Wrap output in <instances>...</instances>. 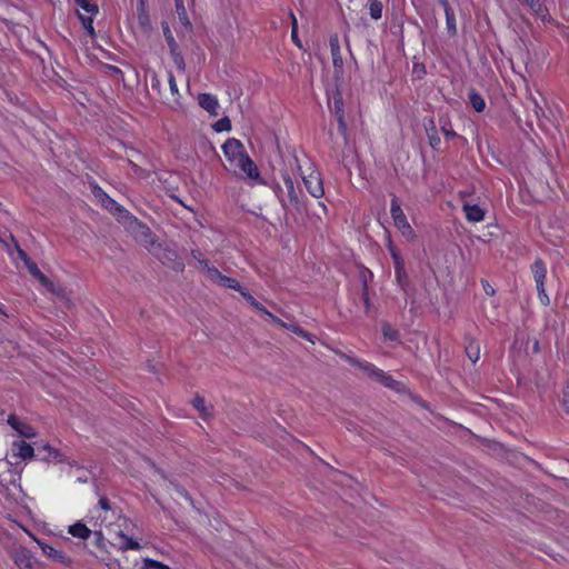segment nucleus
Here are the masks:
<instances>
[{
    "mask_svg": "<svg viewBox=\"0 0 569 569\" xmlns=\"http://www.w3.org/2000/svg\"><path fill=\"white\" fill-rule=\"evenodd\" d=\"M319 206H321V207H322V209H323L325 211H327V207H326V204H325L323 202H319Z\"/></svg>",
    "mask_w": 569,
    "mask_h": 569,
    "instance_id": "obj_57",
    "label": "nucleus"
},
{
    "mask_svg": "<svg viewBox=\"0 0 569 569\" xmlns=\"http://www.w3.org/2000/svg\"><path fill=\"white\" fill-rule=\"evenodd\" d=\"M361 298H362V301H363L365 309L368 312L369 309H370L369 290H367L366 288L362 289L361 290Z\"/></svg>",
    "mask_w": 569,
    "mask_h": 569,
    "instance_id": "obj_43",
    "label": "nucleus"
},
{
    "mask_svg": "<svg viewBox=\"0 0 569 569\" xmlns=\"http://www.w3.org/2000/svg\"><path fill=\"white\" fill-rule=\"evenodd\" d=\"M17 252H18L19 258L23 261L24 264L27 263V261H29L31 259L28 256V253L23 249H21L19 246H17Z\"/></svg>",
    "mask_w": 569,
    "mask_h": 569,
    "instance_id": "obj_46",
    "label": "nucleus"
},
{
    "mask_svg": "<svg viewBox=\"0 0 569 569\" xmlns=\"http://www.w3.org/2000/svg\"><path fill=\"white\" fill-rule=\"evenodd\" d=\"M369 14L373 20H379L382 17L383 2L382 0H368Z\"/></svg>",
    "mask_w": 569,
    "mask_h": 569,
    "instance_id": "obj_18",
    "label": "nucleus"
},
{
    "mask_svg": "<svg viewBox=\"0 0 569 569\" xmlns=\"http://www.w3.org/2000/svg\"><path fill=\"white\" fill-rule=\"evenodd\" d=\"M446 16V29L450 37H456L458 33L457 29V20H456V13L455 10L448 13H445Z\"/></svg>",
    "mask_w": 569,
    "mask_h": 569,
    "instance_id": "obj_23",
    "label": "nucleus"
},
{
    "mask_svg": "<svg viewBox=\"0 0 569 569\" xmlns=\"http://www.w3.org/2000/svg\"><path fill=\"white\" fill-rule=\"evenodd\" d=\"M530 270L532 272L536 287L537 286H545L546 278H547V264L546 262L537 257L533 261V263L530 266Z\"/></svg>",
    "mask_w": 569,
    "mask_h": 569,
    "instance_id": "obj_13",
    "label": "nucleus"
},
{
    "mask_svg": "<svg viewBox=\"0 0 569 569\" xmlns=\"http://www.w3.org/2000/svg\"><path fill=\"white\" fill-rule=\"evenodd\" d=\"M337 114H338V131H339V133L341 136L347 138L348 128H347V123H346V120H345L343 111L340 110V112H337Z\"/></svg>",
    "mask_w": 569,
    "mask_h": 569,
    "instance_id": "obj_34",
    "label": "nucleus"
},
{
    "mask_svg": "<svg viewBox=\"0 0 569 569\" xmlns=\"http://www.w3.org/2000/svg\"><path fill=\"white\" fill-rule=\"evenodd\" d=\"M395 277L400 288L407 292L409 287V277L405 267H398L395 269Z\"/></svg>",
    "mask_w": 569,
    "mask_h": 569,
    "instance_id": "obj_20",
    "label": "nucleus"
},
{
    "mask_svg": "<svg viewBox=\"0 0 569 569\" xmlns=\"http://www.w3.org/2000/svg\"><path fill=\"white\" fill-rule=\"evenodd\" d=\"M174 6H176V11H177L179 21L184 27H190L191 24H190V21H189L188 12H187V9L184 7L183 0H174Z\"/></svg>",
    "mask_w": 569,
    "mask_h": 569,
    "instance_id": "obj_21",
    "label": "nucleus"
},
{
    "mask_svg": "<svg viewBox=\"0 0 569 569\" xmlns=\"http://www.w3.org/2000/svg\"><path fill=\"white\" fill-rule=\"evenodd\" d=\"M13 446H14V450L17 451L16 452L17 456H19L22 459L32 458L34 455L33 447L23 440H21L19 442H14Z\"/></svg>",
    "mask_w": 569,
    "mask_h": 569,
    "instance_id": "obj_16",
    "label": "nucleus"
},
{
    "mask_svg": "<svg viewBox=\"0 0 569 569\" xmlns=\"http://www.w3.org/2000/svg\"><path fill=\"white\" fill-rule=\"evenodd\" d=\"M216 132H223L231 130V121L228 117H223L212 124Z\"/></svg>",
    "mask_w": 569,
    "mask_h": 569,
    "instance_id": "obj_29",
    "label": "nucleus"
},
{
    "mask_svg": "<svg viewBox=\"0 0 569 569\" xmlns=\"http://www.w3.org/2000/svg\"><path fill=\"white\" fill-rule=\"evenodd\" d=\"M390 214L393 220V223L396 228L403 234V236H412L413 229L411 228L410 223L407 220V217L400 206V202L396 196L391 199L390 204Z\"/></svg>",
    "mask_w": 569,
    "mask_h": 569,
    "instance_id": "obj_6",
    "label": "nucleus"
},
{
    "mask_svg": "<svg viewBox=\"0 0 569 569\" xmlns=\"http://www.w3.org/2000/svg\"><path fill=\"white\" fill-rule=\"evenodd\" d=\"M537 291H538V298H539V301L542 306H549L550 303V299L546 292V287L545 286H537Z\"/></svg>",
    "mask_w": 569,
    "mask_h": 569,
    "instance_id": "obj_37",
    "label": "nucleus"
},
{
    "mask_svg": "<svg viewBox=\"0 0 569 569\" xmlns=\"http://www.w3.org/2000/svg\"><path fill=\"white\" fill-rule=\"evenodd\" d=\"M68 533H70L74 538L88 540L91 537L92 531L83 522L77 521L68 527Z\"/></svg>",
    "mask_w": 569,
    "mask_h": 569,
    "instance_id": "obj_15",
    "label": "nucleus"
},
{
    "mask_svg": "<svg viewBox=\"0 0 569 569\" xmlns=\"http://www.w3.org/2000/svg\"><path fill=\"white\" fill-rule=\"evenodd\" d=\"M442 131L447 138L455 137L456 132L451 130H447L446 128H442Z\"/></svg>",
    "mask_w": 569,
    "mask_h": 569,
    "instance_id": "obj_53",
    "label": "nucleus"
},
{
    "mask_svg": "<svg viewBox=\"0 0 569 569\" xmlns=\"http://www.w3.org/2000/svg\"><path fill=\"white\" fill-rule=\"evenodd\" d=\"M16 563L22 568V566L27 567V568H30V559L26 558V557H17L16 558Z\"/></svg>",
    "mask_w": 569,
    "mask_h": 569,
    "instance_id": "obj_47",
    "label": "nucleus"
},
{
    "mask_svg": "<svg viewBox=\"0 0 569 569\" xmlns=\"http://www.w3.org/2000/svg\"><path fill=\"white\" fill-rule=\"evenodd\" d=\"M467 353L472 362H476L479 359V349L478 348L475 352V356H471V353L469 352V349H467Z\"/></svg>",
    "mask_w": 569,
    "mask_h": 569,
    "instance_id": "obj_51",
    "label": "nucleus"
},
{
    "mask_svg": "<svg viewBox=\"0 0 569 569\" xmlns=\"http://www.w3.org/2000/svg\"><path fill=\"white\" fill-rule=\"evenodd\" d=\"M481 284L486 295L493 296L496 293L495 288L487 280L482 279Z\"/></svg>",
    "mask_w": 569,
    "mask_h": 569,
    "instance_id": "obj_44",
    "label": "nucleus"
},
{
    "mask_svg": "<svg viewBox=\"0 0 569 569\" xmlns=\"http://www.w3.org/2000/svg\"><path fill=\"white\" fill-rule=\"evenodd\" d=\"M218 284L226 287V288L233 289V290L238 291L240 295L246 289L243 286H241V283L237 279L224 276V274L222 276V278Z\"/></svg>",
    "mask_w": 569,
    "mask_h": 569,
    "instance_id": "obj_22",
    "label": "nucleus"
},
{
    "mask_svg": "<svg viewBox=\"0 0 569 569\" xmlns=\"http://www.w3.org/2000/svg\"><path fill=\"white\" fill-rule=\"evenodd\" d=\"M191 257L199 262L203 259V254L200 250H191Z\"/></svg>",
    "mask_w": 569,
    "mask_h": 569,
    "instance_id": "obj_49",
    "label": "nucleus"
},
{
    "mask_svg": "<svg viewBox=\"0 0 569 569\" xmlns=\"http://www.w3.org/2000/svg\"><path fill=\"white\" fill-rule=\"evenodd\" d=\"M348 362L351 366L357 367L363 372H366L368 377H370L371 379L377 380L383 387L393 390L395 392L405 393L407 391V387L403 382L393 379L392 376L379 369L369 361L348 357Z\"/></svg>",
    "mask_w": 569,
    "mask_h": 569,
    "instance_id": "obj_2",
    "label": "nucleus"
},
{
    "mask_svg": "<svg viewBox=\"0 0 569 569\" xmlns=\"http://www.w3.org/2000/svg\"><path fill=\"white\" fill-rule=\"evenodd\" d=\"M168 83H169V87H170V91L174 98V101L176 102H179V98H180V93H179V89H178V84H177V81H176V78L173 76V73L171 71L168 72Z\"/></svg>",
    "mask_w": 569,
    "mask_h": 569,
    "instance_id": "obj_31",
    "label": "nucleus"
},
{
    "mask_svg": "<svg viewBox=\"0 0 569 569\" xmlns=\"http://www.w3.org/2000/svg\"><path fill=\"white\" fill-rule=\"evenodd\" d=\"M76 3L79 8H81L90 14L98 13V6L92 3L90 0H76Z\"/></svg>",
    "mask_w": 569,
    "mask_h": 569,
    "instance_id": "obj_30",
    "label": "nucleus"
},
{
    "mask_svg": "<svg viewBox=\"0 0 569 569\" xmlns=\"http://www.w3.org/2000/svg\"><path fill=\"white\" fill-rule=\"evenodd\" d=\"M290 14V18H291V40L292 42L301 48L302 44H301V41L299 39V36H298V21H297V18L295 16V13L292 11L289 12Z\"/></svg>",
    "mask_w": 569,
    "mask_h": 569,
    "instance_id": "obj_27",
    "label": "nucleus"
},
{
    "mask_svg": "<svg viewBox=\"0 0 569 569\" xmlns=\"http://www.w3.org/2000/svg\"><path fill=\"white\" fill-rule=\"evenodd\" d=\"M462 210L466 219L473 223L481 222L486 216L485 210L478 204L465 203Z\"/></svg>",
    "mask_w": 569,
    "mask_h": 569,
    "instance_id": "obj_14",
    "label": "nucleus"
},
{
    "mask_svg": "<svg viewBox=\"0 0 569 569\" xmlns=\"http://www.w3.org/2000/svg\"><path fill=\"white\" fill-rule=\"evenodd\" d=\"M421 71H422V73H425V72H426V71H425V67H423V66L421 67V69H418V72H421Z\"/></svg>",
    "mask_w": 569,
    "mask_h": 569,
    "instance_id": "obj_58",
    "label": "nucleus"
},
{
    "mask_svg": "<svg viewBox=\"0 0 569 569\" xmlns=\"http://www.w3.org/2000/svg\"><path fill=\"white\" fill-rule=\"evenodd\" d=\"M146 3H147V0H138V10L140 12H143L144 9H146Z\"/></svg>",
    "mask_w": 569,
    "mask_h": 569,
    "instance_id": "obj_52",
    "label": "nucleus"
},
{
    "mask_svg": "<svg viewBox=\"0 0 569 569\" xmlns=\"http://www.w3.org/2000/svg\"><path fill=\"white\" fill-rule=\"evenodd\" d=\"M43 448L49 451L50 457H52L54 459L58 457V455H59L58 450L51 448L50 446H44Z\"/></svg>",
    "mask_w": 569,
    "mask_h": 569,
    "instance_id": "obj_50",
    "label": "nucleus"
},
{
    "mask_svg": "<svg viewBox=\"0 0 569 569\" xmlns=\"http://www.w3.org/2000/svg\"><path fill=\"white\" fill-rule=\"evenodd\" d=\"M206 273L209 276V278H210L212 281H214V282H217V283H219V281L221 280V278H222V276H223V274L219 271V269H218V268H216V267H213V266H212V267L209 269V271H207Z\"/></svg>",
    "mask_w": 569,
    "mask_h": 569,
    "instance_id": "obj_38",
    "label": "nucleus"
},
{
    "mask_svg": "<svg viewBox=\"0 0 569 569\" xmlns=\"http://www.w3.org/2000/svg\"><path fill=\"white\" fill-rule=\"evenodd\" d=\"M431 123H432V127L430 129H427V134H428L430 147L432 149L437 150L440 147L441 139L438 134V131L436 129L433 121H431Z\"/></svg>",
    "mask_w": 569,
    "mask_h": 569,
    "instance_id": "obj_26",
    "label": "nucleus"
},
{
    "mask_svg": "<svg viewBox=\"0 0 569 569\" xmlns=\"http://www.w3.org/2000/svg\"><path fill=\"white\" fill-rule=\"evenodd\" d=\"M309 170L307 174L302 173V181L310 196L320 199L325 194L321 173L312 166H310Z\"/></svg>",
    "mask_w": 569,
    "mask_h": 569,
    "instance_id": "obj_5",
    "label": "nucleus"
},
{
    "mask_svg": "<svg viewBox=\"0 0 569 569\" xmlns=\"http://www.w3.org/2000/svg\"><path fill=\"white\" fill-rule=\"evenodd\" d=\"M359 278H360V281H361V290L365 289V288L367 290H369L368 281H369V279L372 278V272L369 269L363 268L360 271Z\"/></svg>",
    "mask_w": 569,
    "mask_h": 569,
    "instance_id": "obj_35",
    "label": "nucleus"
},
{
    "mask_svg": "<svg viewBox=\"0 0 569 569\" xmlns=\"http://www.w3.org/2000/svg\"><path fill=\"white\" fill-rule=\"evenodd\" d=\"M241 296L244 298V300L251 306L253 307L257 311L259 312H262L263 315H266L272 322L277 323L278 326L280 327H283V328H287L289 330H291L292 332H295L296 335L302 337L303 339L306 340H309L311 341V335L309 332H307L306 330H303L302 328H300L299 326H296V325H290L288 326L286 322H283L280 318H278L277 316H274L273 313H271L261 302H259L247 289H244L242 292H241Z\"/></svg>",
    "mask_w": 569,
    "mask_h": 569,
    "instance_id": "obj_4",
    "label": "nucleus"
},
{
    "mask_svg": "<svg viewBox=\"0 0 569 569\" xmlns=\"http://www.w3.org/2000/svg\"><path fill=\"white\" fill-rule=\"evenodd\" d=\"M141 236L144 238V242L151 244L153 247V256L162 263L168 267H171L174 270H183L184 264L181 260H179V254L174 249H171L161 243L156 244L154 236L151 232L150 228L146 224H140Z\"/></svg>",
    "mask_w": 569,
    "mask_h": 569,
    "instance_id": "obj_3",
    "label": "nucleus"
},
{
    "mask_svg": "<svg viewBox=\"0 0 569 569\" xmlns=\"http://www.w3.org/2000/svg\"><path fill=\"white\" fill-rule=\"evenodd\" d=\"M192 403H193V407L197 409V411L200 413V416L203 419H207L209 416H211L212 407H208L202 397H199V396L194 397V399L192 400Z\"/></svg>",
    "mask_w": 569,
    "mask_h": 569,
    "instance_id": "obj_19",
    "label": "nucleus"
},
{
    "mask_svg": "<svg viewBox=\"0 0 569 569\" xmlns=\"http://www.w3.org/2000/svg\"><path fill=\"white\" fill-rule=\"evenodd\" d=\"M382 333L386 339L391 341L398 340L399 338V332L396 329H393L389 323H385L382 326Z\"/></svg>",
    "mask_w": 569,
    "mask_h": 569,
    "instance_id": "obj_33",
    "label": "nucleus"
},
{
    "mask_svg": "<svg viewBox=\"0 0 569 569\" xmlns=\"http://www.w3.org/2000/svg\"><path fill=\"white\" fill-rule=\"evenodd\" d=\"M437 1L442 7L445 13L453 11V8L449 3V0H437Z\"/></svg>",
    "mask_w": 569,
    "mask_h": 569,
    "instance_id": "obj_45",
    "label": "nucleus"
},
{
    "mask_svg": "<svg viewBox=\"0 0 569 569\" xmlns=\"http://www.w3.org/2000/svg\"><path fill=\"white\" fill-rule=\"evenodd\" d=\"M38 545L43 555L50 558L52 561L61 563L63 566L71 565V558L63 550L58 549L54 546L42 541H38Z\"/></svg>",
    "mask_w": 569,
    "mask_h": 569,
    "instance_id": "obj_8",
    "label": "nucleus"
},
{
    "mask_svg": "<svg viewBox=\"0 0 569 569\" xmlns=\"http://www.w3.org/2000/svg\"><path fill=\"white\" fill-rule=\"evenodd\" d=\"M26 268L28 269L29 273L34 277L37 276L41 270L38 268V264L32 260L30 259L29 261H27V263L24 264Z\"/></svg>",
    "mask_w": 569,
    "mask_h": 569,
    "instance_id": "obj_40",
    "label": "nucleus"
},
{
    "mask_svg": "<svg viewBox=\"0 0 569 569\" xmlns=\"http://www.w3.org/2000/svg\"><path fill=\"white\" fill-rule=\"evenodd\" d=\"M151 86H152L153 89L158 88L160 86L159 80L157 78H152L151 79Z\"/></svg>",
    "mask_w": 569,
    "mask_h": 569,
    "instance_id": "obj_54",
    "label": "nucleus"
},
{
    "mask_svg": "<svg viewBox=\"0 0 569 569\" xmlns=\"http://www.w3.org/2000/svg\"><path fill=\"white\" fill-rule=\"evenodd\" d=\"M421 71H422V73H425V72H426V71H425V67H423V66L421 67V69H418V72H421Z\"/></svg>",
    "mask_w": 569,
    "mask_h": 569,
    "instance_id": "obj_59",
    "label": "nucleus"
},
{
    "mask_svg": "<svg viewBox=\"0 0 569 569\" xmlns=\"http://www.w3.org/2000/svg\"><path fill=\"white\" fill-rule=\"evenodd\" d=\"M199 106L206 110L210 116H218L219 113V100L214 94L211 93H199L198 96Z\"/></svg>",
    "mask_w": 569,
    "mask_h": 569,
    "instance_id": "obj_12",
    "label": "nucleus"
},
{
    "mask_svg": "<svg viewBox=\"0 0 569 569\" xmlns=\"http://www.w3.org/2000/svg\"><path fill=\"white\" fill-rule=\"evenodd\" d=\"M142 569H170V567L158 560L146 558L143 560Z\"/></svg>",
    "mask_w": 569,
    "mask_h": 569,
    "instance_id": "obj_32",
    "label": "nucleus"
},
{
    "mask_svg": "<svg viewBox=\"0 0 569 569\" xmlns=\"http://www.w3.org/2000/svg\"><path fill=\"white\" fill-rule=\"evenodd\" d=\"M198 263H199V266L201 267V269H202L203 271H206V272H207V271H209V269L212 267V266L210 264L209 260H207V259H204V258H203L202 260H200Z\"/></svg>",
    "mask_w": 569,
    "mask_h": 569,
    "instance_id": "obj_48",
    "label": "nucleus"
},
{
    "mask_svg": "<svg viewBox=\"0 0 569 569\" xmlns=\"http://www.w3.org/2000/svg\"><path fill=\"white\" fill-rule=\"evenodd\" d=\"M91 191L101 206L109 212L116 214L124 211V208L112 199L98 183L91 184Z\"/></svg>",
    "mask_w": 569,
    "mask_h": 569,
    "instance_id": "obj_7",
    "label": "nucleus"
},
{
    "mask_svg": "<svg viewBox=\"0 0 569 569\" xmlns=\"http://www.w3.org/2000/svg\"><path fill=\"white\" fill-rule=\"evenodd\" d=\"M98 506L100 509H102L103 511H109L111 510V503H110V500L106 497V496H101L99 498V501H98Z\"/></svg>",
    "mask_w": 569,
    "mask_h": 569,
    "instance_id": "obj_41",
    "label": "nucleus"
},
{
    "mask_svg": "<svg viewBox=\"0 0 569 569\" xmlns=\"http://www.w3.org/2000/svg\"><path fill=\"white\" fill-rule=\"evenodd\" d=\"M281 178L287 190L289 203L299 210L302 203L299 197V192L296 189L293 178L287 171L281 173Z\"/></svg>",
    "mask_w": 569,
    "mask_h": 569,
    "instance_id": "obj_9",
    "label": "nucleus"
},
{
    "mask_svg": "<svg viewBox=\"0 0 569 569\" xmlns=\"http://www.w3.org/2000/svg\"><path fill=\"white\" fill-rule=\"evenodd\" d=\"M79 20L83 29L88 32V34L93 38L96 36L94 27H93V18L91 16H84L80 12L77 13Z\"/></svg>",
    "mask_w": 569,
    "mask_h": 569,
    "instance_id": "obj_25",
    "label": "nucleus"
},
{
    "mask_svg": "<svg viewBox=\"0 0 569 569\" xmlns=\"http://www.w3.org/2000/svg\"><path fill=\"white\" fill-rule=\"evenodd\" d=\"M495 2L499 8H502L503 0H495Z\"/></svg>",
    "mask_w": 569,
    "mask_h": 569,
    "instance_id": "obj_55",
    "label": "nucleus"
},
{
    "mask_svg": "<svg viewBox=\"0 0 569 569\" xmlns=\"http://www.w3.org/2000/svg\"><path fill=\"white\" fill-rule=\"evenodd\" d=\"M330 52L332 57V64L336 73L342 72L343 59L341 54L340 41L338 34H331L329 38Z\"/></svg>",
    "mask_w": 569,
    "mask_h": 569,
    "instance_id": "obj_10",
    "label": "nucleus"
},
{
    "mask_svg": "<svg viewBox=\"0 0 569 569\" xmlns=\"http://www.w3.org/2000/svg\"><path fill=\"white\" fill-rule=\"evenodd\" d=\"M222 152L234 173L250 179H258L259 169L246 151L243 143L236 138H228L221 146Z\"/></svg>",
    "mask_w": 569,
    "mask_h": 569,
    "instance_id": "obj_1",
    "label": "nucleus"
},
{
    "mask_svg": "<svg viewBox=\"0 0 569 569\" xmlns=\"http://www.w3.org/2000/svg\"><path fill=\"white\" fill-rule=\"evenodd\" d=\"M280 201H281L282 207H286L284 200L281 199Z\"/></svg>",
    "mask_w": 569,
    "mask_h": 569,
    "instance_id": "obj_60",
    "label": "nucleus"
},
{
    "mask_svg": "<svg viewBox=\"0 0 569 569\" xmlns=\"http://www.w3.org/2000/svg\"><path fill=\"white\" fill-rule=\"evenodd\" d=\"M526 3L539 17H543L547 12V8L540 0H526Z\"/></svg>",
    "mask_w": 569,
    "mask_h": 569,
    "instance_id": "obj_28",
    "label": "nucleus"
},
{
    "mask_svg": "<svg viewBox=\"0 0 569 569\" xmlns=\"http://www.w3.org/2000/svg\"><path fill=\"white\" fill-rule=\"evenodd\" d=\"M468 98L475 111L482 112L485 110L486 101L479 92H477L476 90H470L468 93Z\"/></svg>",
    "mask_w": 569,
    "mask_h": 569,
    "instance_id": "obj_17",
    "label": "nucleus"
},
{
    "mask_svg": "<svg viewBox=\"0 0 569 569\" xmlns=\"http://www.w3.org/2000/svg\"><path fill=\"white\" fill-rule=\"evenodd\" d=\"M533 349H535V351L539 350V342L538 341L535 342Z\"/></svg>",
    "mask_w": 569,
    "mask_h": 569,
    "instance_id": "obj_56",
    "label": "nucleus"
},
{
    "mask_svg": "<svg viewBox=\"0 0 569 569\" xmlns=\"http://www.w3.org/2000/svg\"><path fill=\"white\" fill-rule=\"evenodd\" d=\"M119 537L121 539L122 548L124 550H140L141 549V545L132 537H129V536L124 535L123 532H120Z\"/></svg>",
    "mask_w": 569,
    "mask_h": 569,
    "instance_id": "obj_24",
    "label": "nucleus"
},
{
    "mask_svg": "<svg viewBox=\"0 0 569 569\" xmlns=\"http://www.w3.org/2000/svg\"><path fill=\"white\" fill-rule=\"evenodd\" d=\"M33 278H36L44 287H51L52 286V282L49 280V278L43 272H41V271L37 276H34Z\"/></svg>",
    "mask_w": 569,
    "mask_h": 569,
    "instance_id": "obj_42",
    "label": "nucleus"
},
{
    "mask_svg": "<svg viewBox=\"0 0 569 569\" xmlns=\"http://www.w3.org/2000/svg\"><path fill=\"white\" fill-rule=\"evenodd\" d=\"M8 423L11 426L13 430H16L20 436L31 439L37 436V432L33 427L29 423L20 420L16 415H10L8 418Z\"/></svg>",
    "mask_w": 569,
    "mask_h": 569,
    "instance_id": "obj_11",
    "label": "nucleus"
},
{
    "mask_svg": "<svg viewBox=\"0 0 569 569\" xmlns=\"http://www.w3.org/2000/svg\"><path fill=\"white\" fill-rule=\"evenodd\" d=\"M389 251L393 260L395 269L398 267H405V262L400 253L393 247H390Z\"/></svg>",
    "mask_w": 569,
    "mask_h": 569,
    "instance_id": "obj_36",
    "label": "nucleus"
},
{
    "mask_svg": "<svg viewBox=\"0 0 569 569\" xmlns=\"http://www.w3.org/2000/svg\"><path fill=\"white\" fill-rule=\"evenodd\" d=\"M163 34L166 37V40H167V43L168 46L172 49L173 47H176V40L170 31V28L168 26H164L163 27Z\"/></svg>",
    "mask_w": 569,
    "mask_h": 569,
    "instance_id": "obj_39",
    "label": "nucleus"
}]
</instances>
